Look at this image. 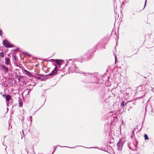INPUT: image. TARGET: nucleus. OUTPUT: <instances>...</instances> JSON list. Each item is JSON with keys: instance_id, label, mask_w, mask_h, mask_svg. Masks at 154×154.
Here are the masks:
<instances>
[{"instance_id": "obj_1", "label": "nucleus", "mask_w": 154, "mask_h": 154, "mask_svg": "<svg viewBox=\"0 0 154 154\" xmlns=\"http://www.w3.org/2000/svg\"><path fill=\"white\" fill-rule=\"evenodd\" d=\"M3 44L6 47L11 48L13 46V45L10 44L8 41L6 40L3 41Z\"/></svg>"}, {"instance_id": "obj_2", "label": "nucleus", "mask_w": 154, "mask_h": 154, "mask_svg": "<svg viewBox=\"0 0 154 154\" xmlns=\"http://www.w3.org/2000/svg\"><path fill=\"white\" fill-rule=\"evenodd\" d=\"M57 67H56L54 69V70H53V71H52V72L51 73H50V74H49V75H52L54 74V73H56V72H57Z\"/></svg>"}, {"instance_id": "obj_3", "label": "nucleus", "mask_w": 154, "mask_h": 154, "mask_svg": "<svg viewBox=\"0 0 154 154\" xmlns=\"http://www.w3.org/2000/svg\"><path fill=\"white\" fill-rule=\"evenodd\" d=\"M10 59L9 58H5V63L6 65H9L10 64Z\"/></svg>"}, {"instance_id": "obj_4", "label": "nucleus", "mask_w": 154, "mask_h": 154, "mask_svg": "<svg viewBox=\"0 0 154 154\" xmlns=\"http://www.w3.org/2000/svg\"><path fill=\"white\" fill-rule=\"evenodd\" d=\"M6 99L7 101H8L10 100L11 98V96L9 95L5 96Z\"/></svg>"}, {"instance_id": "obj_5", "label": "nucleus", "mask_w": 154, "mask_h": 154, "mask_svg": "<svg viewBox=\"0 0 154 154\" xmlns=\"http://www.w3.org/2000/svg\"><path fill=\"white\" fill-rule=\"evenodd\" d=\"M2 68L6 72L8 71V68L5 66H2Z\"/></svg>"}, {"instance_id": "obj_6", "label": "nucleus", "mask_w": 154, "mask_h": 154, "mask_svg": "<svg viewBox=\"0 0 154 154\" xmlns=\"http://www.w3.org/2000/svg\"><path fill=\"white\" fill-rule=\"evenodd\" d=\"M144 137L145 140H147L148 139V137L147 135L146 134H145L144 135Z\"/></svg>"}, {"instance_id": "obj_7", "label": "nucleus", "mask_w": 154, "mask_h": 154, "mask_svg": "<svg viewBox=\"0 0 154 154\" xmlns=\"http://www.w3.org/2000/svg\"><path fill=\"white\" fill-rule=\"evenodd\" d=\"M24 71L26 73V74L27 75H29L30 74L29 73V72H28V71H27L26 70H24Z\"/></svg>"}, {"instance_id": "obj_8", "label": "nucleus", "mask_w": 154, "mask_h": 154, "mask_svg": "<svg viewBox=\"0 0 154 154\" xmlns=\"http://www.w3.org/2000/svg\"><path fill=\"white\" fill-rule=\"evenodd\" d=\"M4 54L3 52H1L0 53V55L2 57H3L4 56Z\"/></svg>"}, {"instance_id": "obj_9", "label": "nucleus", "mask_w": 154, "mask_h": 154, "mask_svg": "<svg viewBox=\"0 0 154 154\" xmlns=\"http://www.w3.org/2000/svg\"><path fill=\"white\" fill-rule=\"evenodd\" d=\"M2 30L0 29V35H2Z\"/></svg>"}, {"instance_id": "obj_10", "label": "nucleus", "mask_w": 154, "mask_h": 154, "mask_svg": "<svg viewBox=\"0 0 154 154\" xmlns=\"http://www.w3.org/2000/svg\"><path fill=\"white\" fill-rule=\"evenodd\" d=\"M22 106V103H20L19 106L20 107Z\"/></svg>"}, {"instance_id": "obj_11", "label": "nucleus", "mask_w": 154, "mask_h": 154, "mask_svg": "<svg viewBox=\"0 0 154 154\" xmlns=\"http://www.w3.org/2000/svg\"><path fill=\"white\" fill-rule=\"evenodd\" d=\"M55 61H56V62L57 63H58V64H59V61H58V60H55Z\"/></svg>"}, {"instance_id": "obj_12", "label": "nucleus", "mask_w": 154, "mask_h": 154, "mask_svg": "<svg viewBox=\"0 0 154 154\" xmlns=\"http://www.w3.org/2000/svg\"><path fill=\"white\" fill-rule=\"evenodd\" d=\"M146 0L145 1V6H145V5H146Z\"/></svg>"}, {"instance_id": "obj_13", "label": "nucleus", "mask_w": 154, "mask_h": 154, "mask_svg": "<svg viewBox=\"0 0 154 154\" xmlns=\"http://www.w3.org/2000/svg\"><path fill=\"white\" fill-rule=\"evenodd\" d=\"M122 105L123 106H124V103H123V102H122Z\"/></svg>"}, {"instance_id": "obj_14", "label": "nucleus", "mask_w": 154, "mask_h": 154, "mask_svg": "<svg viewBox=\"0 0 154 154\" xmlns=\"http://www.w3.org/2000/svg\"><path fill=\"white\" fill-rule=\"evenodd\" d=\"M3 96H5V95H3Z\"/></svg>"}]
</instances>
